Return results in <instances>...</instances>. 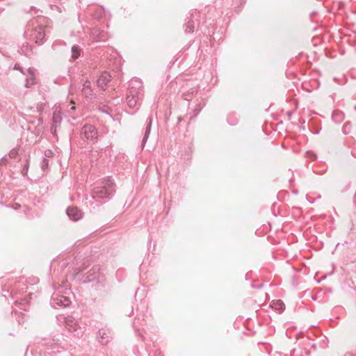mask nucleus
Returning a JSON list of instances; mask_svg holds the SVG:
<instances>
[{
    "label": "nucleus",
    "instance_id": "f257e3e1",
    "mask_svg": "<svg viewBox=\"0 0 356 356\" xmlns=\"http://www.w3.org/2000/svg\"><path fill=\"white\" fill-rule=\"evenodd\" d=\"M143 87L142 81L134 79L129 81L126 97V102L131 108H138L143 98Z\"/></svg>",
    "mask_w": 356,
    "mask_h": 356
},
{
    "label": "nucleus",
    "instance_id": "f03ea898",
    "mask_svg": "<svg viewBox=\"0 0 356 356\" xmlns=\"http://www.w3.org/2000/svg\"><path fill=\"white\" fill-rule=\"evenodd\" d=\"M115 191L114 183L108 177L102 185L95 186L92 189L91 197L97 202L96 205L99 206L108 200L114 195Z\"/></svg>",
    "mask_w": 356,
    "mask_h": 356
},
{
    "label": "nucleus",
    "instance_id": "7ed1b4c3",
    "mask_svg": "<svg viewBox=\"0 0 356 356\" xmlns=\"http://www.w3.org/2000/svg\"><path fill=\"white\" fill-rule=\"evenodd\" d=\"M68 291L69 289L67 286H60L57 291L51 296L50 300L51 306L55 309L68 307L71 304L70 298L66 295L61 294L63 292L67 294Z\"/></svg>",
    "mask_w": 356,
    "mask_h": 356
},
{
    "label": "nucleus",
    "instance_id": "20e7f679",
    "mask_svg": "<svg viewBox=\"0 0 356 356\" xmlns=\"http://www.w3.org/2000/svg\"><path fill=\"white\" fill-rule=\"evenodd\" d=\"M43 351L44 354H54L60 353L65 349L63 336L60 334L59 337L49 339L43 344Z\"/></svg>",
    "mask_w": 356,
    "mask_h": 356
},
{
    "label": "nucleus",
    "instance_id": "39448f33",
    "mask_svg": "<svg viewBox=\"0 0 356 356\" xmlns=\"http://www.w3.org/2000/svg\"><path fill=\"white\" fill-rule=\"evenodd\" d=\"M64 320L65 327L75 336H82L84 333V327H81L77 320L74 317L68 316L67 317L60 316Z\"/></svg>",
    "mask_w": 356,
    "mask_h": 356
},
{
    "label": "nucleus",
    "instance_id": "423d86ee",
    "mask_svg": "<svg viewBox=\"0 0 356 356\" xmlns=\"http://www.w3.org/2000/svg\"><path fill=\"white\" fill-rule=\"evenodd\" d=\"M80 136L82 139H86L94 143L97 142L98 138L97 129L94 125L85 124L81 129Z\"/></svg>",
    "mask_w": 356,
    "mask_h": 356
},
{
    "label": "nucleus",
    "instance_id": "0eeeda50",
    "mask_svg": "<svg viewBox=\"0 0 356 356\" xmlns=\"http://www.w3.org/2000/svg\"><path fill=\"white\" fill-rule=\"evenodd\" d=\"M147 301L145 299L141 300L136 308L137 316L133 324L135 330H139L138 325L140 319L144 321L145 317H147Z\"/></svg>",
    "mask_w": 356,
    "mask_h": 356
},
{
    "label": "nucleus",
    "instance_id": "6e6552de",
    "mask_svg": "<svg viewBox=\"0 0 356 356\" xmlns=\"http://www.w3.org/2000/svg\"><path fill=\"white\" fill-rule=\"evenodd\" d=\"M97 338L102 345L107 344L112 339V333L109 329L102 328L97 333Z\"/></svg>",
    "mask_w": 356,
    "mask_h": 356
},
{
    "label": "nucleus",
    "instance_id": "1a4fd4ad",
    "mask_svg": "<svg viewBox=\"0 0 356 356\" xmlns=\"http://www.w3.org/2000/svg\"><path fill=\"white\" fill-rule=\"evenodd\" d=\"M15 69L19 70L22 73L27 76L26 79V87L29 88L35 83V75H34V70L31 68H29L26 70V73L23 71V69L18 65L16 64L15 65Z\"/></svg>",
    "mask_w": 356,
    "mask_h": 356
},
{
    "label": "nucleus",
    "instance_id": "9d476101",
    "mask_svg": "<svg viewBox=\"0 0 356 356\" xmlns=\"http://www.w3.org/2000/svg\"><path fill=\"white\" fill-rule=\"evenodd\" d=\"M111 80L112 76L110 73L106 71L103 72L97 80V86L103 90H105Z\"/></svg>",
    "mask_w": 356,
    "mask_h": 356
},
{
    "label": "nucleus",
    "instance_id": "9b49d317",
    "mask_svg": "<svg viewBox=\"0 0 356 356\" xmlns=\"http://www.w3.org/2000/svg\"><path fill=\"white\" fill-rule=\"evenodd\" d=\"M93 40L95 42L106 41L108 38V33L97 28H94L91 31Z\"/></svg>",
    "mask_w": 356,
    "mask_h": 356
},
{
    "label": "nucleus",
    "instance_id": "f8f14e48",
    "mask_svg": "<svg viewBox=\"0 0 356 356\" xmlns=\"http://www.w3.org/2000/svg\"><path fill=\"white\" fill-rule=\"evenodd\" d=\"M66 214L70 218V219L76 221L80 220L82 218V212L77 207H69L66 209Z\"/></svg>",
    "mask_w": 356,
    "mask_h": 356
},
{
    "label": "nucleus",
    "instance_id": "ddd939ff",
    "mask_svg": "<svg viewBox=\"0 0 356 356\" xmlns=\"http://www.w3.org/2000/svg\"><path fill=\"white\" fill-rule=\"evenodd\" d=\"M81 91L83 95L88 99H92L94 97V93L91 88V83L88 80H86L83 82Z\"/></svg>",
    "mask_w": 356,
    "mask_h": 356
},
{
    "label": "nucleus",
    "instance_id": "4468645a",
    "mask_svg": "<svg viewBox=\"0 0 356 356\" xmlns=\"http://www.w3.org/2000/svg\"><path fill=\"white\" fill-rule=\"evenodd\" d=\"M33 34L35 38V42L38 44H42L45 36L44 28L41 26H37L34 29Z\"/></svg>",
    "mask_w": 356,
    "mask_h": 356
},
{
    "label": "nucleus",
    "instance_id": "2eb2a0df",
    "mask_svg": "<svg viewBox=\"0 0 356 356\" xmlns=\"http://www.w3.org/2000/svg\"><path fill=\"white\" fill-rule=\"evenodd\" d=\"M152 117H149L147 120V125L145 127V133L143 135V138L141 143L142 148H143L145 145V143L149 138L150 131H151V127H152Z\"/></svg>",
    "mask_w": 356,
    "mask_h": 356
},
{
    "label": "nucleus",
    "instance_id": "dca6fc26",
    "mask_svg": "<svg viewBox=\"0 0 356 356\" xmlns=\"http://www.w3.org/2000/svg\"><path fill=\"white\" fill-rule=\"evenodd\" d=\"M20 53L26 56H31L32 54L31 46L29 45L28 43L24 44L20 49Z\"/></svg>",
    "mask_w": 356,
    "mask_h": 356
},
{
    "label": "nucleus",
    "instance_id": "f3484780",
    "mask_svg": "<svg viewBox=\"0 0 356 356\" xmlns=\"http://www.w3.org/2000/svg\"><path fill=\"white\" fill-rule=\"evenodd\" d=\"M195 29V22L190 19L185 25V32L186 33H192Z\"/></svg>",
    "mask_w": 356,
    "mask_h": 356
},
{
    "label": "nucleus",
    "instance_id": "a211bd4d",
    "mask_svg": "<svg viewBox=\"0 0 356 356\" xmlns=\"http://www.w3.org/2000/svg\"><path fill=\"white\" fill-rule=\"evenodd\" d=\"M72 58L76 60L80 56L81 49L78 45H73L72 47Z\"/></svg>",
    "mask_w": 356,
    "mask_h": 356
},
{
    "label": "nucleus",
    "instance_id": "6ab92c4d",
    "mask_svg": "<svg viewBox=\"0 0 356 356\" xmlns=\"http://www.w3.org/2000/svg\"><path fill=\"white\" fill-rule=\"evenodd\" d=\"M62 120V118L60 116V114L58 113H54L53 117H52V124L51 125H56L58 126L60 125Z\"/></svg>",
    "mask_w": 356,
    "mask_h": 356
},
{
    "label": "nucleus",
    "instance_id": "aec40b11",
    "mask_svg": "<svg viewBox=\"0 0 356 356\" xmlns=\"http://www.w3.org/2000/svg\"><path fill=\"white\" fill-rule=\"evenodd\" d=\"M104 13V10L102 7L97 8L95 11L92 13V17L95 19H99L102 17Z\"/></svg>",
    "mask_w": 356,
    "mask_h": 356
},
{
    "label": "nucleus",
    "instance_id": "412c9836",
    "mask_svg": "<svg viewBox=\"0 0 356 356\" xmlns=\"http://www.w3.org/2000/svg\"><path fill=\"white\" fill-rule=\"evenodd\" d=\"M29 168V159H26L24 161V164L23 165V168L22 169V170H21V173H22V175L24 177H26L27 175Z\"/></svg>",
    "mask_w": 356,
    "mask_h": 356
},
{
    "label": "nucleus",
    "instance_id": "4be33fe9",
    "mask_svg": "<svg viewBox=\"0 0 356 356\" xmlns=\"http://www.w3.org/2000/svg\"><path fill=\"white\" fill-rule=\"evenodd\" d=\"M351 127H352V126H351V122H349V121L346 122L343 124V127H342V131H343V133L344 134H346V135H347V134H350V130H351Z\"/></svg>",
    "mask_w": 356,
    "mask_h": 356
},
{
    "label": "nucleus",
    "instance_id": "5701e85b",
    "mask_svg": "<svg viewBox=\"0 0 356 356\" xmlns=\"http://www.w3.org/2000/svg\"><path fill=\"white\" fill-rule=\"evenodd\" d=\"M273 307L275 309L283 311L284 309V304L282 300H279L273 303Z\"/></svg>",
    "mask_w": 356,
    "mask_h": 356
},
{
    "label": "nucleus",
    "instance_id": "b1692460",
    "mask_svg": "<svg viewBox=\"0 0 356 356\" xmlns=\"http://www.w3.org/2000/svg\"><path fill=\"white\" fill-rule=\"evenodd\" d=\"M48 166H49V160H48V159L43 158V160H42V164H41V168H42V169L43 170L44 172L46 170V169L48 168Z\"/></svg>",
    "mask_w": 356,
    "mask_h": 356
},
{
    "label": "nucleus",
    "instance_id": "393cba45",
    "mask_svg": "<svg viewBox=\"0 0 356 356\" xmlns=\"http://www.w3.org/2000/svg\"><path fill=\"white\" fill-rule=\"evenodd\" d=\"M201 109H202V108L200 106H197V107L194 110L193 116L190 117V120H191L193 119V118L196 117L200 112Z\"/></svg>",
    "mask_w": 356,
    "mask_h": 356
},
{
    "label": "nucleus",
    "instance_id": "a878e982",
    "mask_svg": "<svg viewBox=\"0 0 356 356\" xmlns=\"http://www.w3.org/2000/svg\"><path fill=\"white\" fill-rule=\"evenodd\" d=\"M57 127L58 126H56V125H51V127H50V131H51V133L54 135V136H56V130H57Z\"/></svg>",
    "mask_w": 356,
    "mask_h": 356
},
{
    "label": "nucleus",
    "instance_id": "bb28decb",
    "mask_svg": "<svg viewBox=\"0 0 356 356\" xmlns=\"http://www.w3.org/2000/svg\"><path fill=\"white\" fill-rule=\"evenodd\" d=\"M52 155H53V152L50 149H47V150L44 151V156H45L44 158L47 159L48 157L52 156Z\"/></svg>",
    "mask_w": 356,
    "mask_h": 356
},
{
    "label": "nucleus",
    "instance_id": "cd10ccee",
    "mask_svg": "<svg viewBox=\"0 0 356 356\" xmlns=\"http://www.w3.org/2000/svg\"><path fill=\"white\" fill-rule=\"evenodd\" d=\"M98 268L93 267L89 272V275L88 277L92 276V275L95 274L96 271L98 270Z\"/></svg>",
    "mask_w": 356,
    "mask_h": 356
},
{
    "label": "nucleus",
    "instance_id": "c85d7f7f",
    "mask_svg": "<svg viewBox=\"0 0 356 356\" xmlns=\"http://www.w3.org/2000/svg\"><path fill=\"white\" fill-rule=\"evenodd\" d=\"M339 115L336 113H334L333 115H332V120L335 122H340L341 120H337V117H338Z\"/></svg>",
    "mask_w": 356,
    "mask_h": 356
},
{
    "label": "nucleus",
    "instance_id": "c756f323",
    "mask_svg": "<svg viewBox=\"0 0 356 356\" xmlns=\"http://www.w3.org/2000/svg\"><path fill=\"white\" fill-rule=\"evenodd\" d=\"M8 161V159L5 157H2L0 159V165H6Z\"/></svg>",
    "mask_w": 356,
    "mask_h": 356
},
{
    "label": "nucleus",
    "instance_id": "7c9ffc66",
    "mask_svg": "<svg viewBox=\"0 0 356 356\" xmlns=\"http://www.w3.org/2000/svg\"><path fill=\"white\" fill-rule=\"evenodd\" d=\"M20 207H21V206H20V204H18V203H15V204L13 205V209H15V210H17V209H19V208H20Z\"/></svg>",
    "mask_w": 356,
    "mask_h": 356
},
{
    "label": "nucleus",
    "instance_id": "2f4dec72",
    "mask_svg": "<svg viewBox=\"0 0 356 356\" xmlns=\"http://www.w3.org/2000/svg\"><path fill=\"white\" fill-rule=\"evenodd\" d=\"M155 356H163L160 350H156L155 352Z\"/></svg>",
    "mask_w": 356,
    "mask_h": 356
},
{
    "label": "nucleus",
    "instance_id": "473e14b6",
    "mask_svg": "<svg viewBox=\"0 0 356 356\" xmlns=\"http://www.w3.org/2000/svg\"><path fill=\"white\" fill-rule=\"evenodd\" d=\"M227 121H228L229 124L232 126L236 124V122H235V121L233 122H231L229 118H228Z\"/></svg>",
    "mask_w": 356,
    "mask_h": 356
},
{
    "label": "nucleus",
    "instance_id": "72a5a7b5",
    "mask_svg": "<svg viewBox=\"0 0 356 356\" xmlns=\"http://www.w3.org/2000/svg\"><path fill=\"white\" fill-rule=\"evenodd\" d=\"M314 172L315 173H316V174H323V173L325 172V170H323V171H322V172H318L316 170H314Z\"/></svg>",
    "mask_w": 356,
    "mask_h": 356
},
{
    "label": "nucleus",
    "instance_id": "f704fd0d",
    "mask_svg": "<svg viewBox=\"0 0 356 356\" xmlns=\"http://www.w3.org/2000/svg\"><path fill=\"white\" fill-rule=\"evenodd\" d=\"M2 109V106L0 105V111H1Z\"/></svg>",
    "mask_w": 356,
    "mask_h": 356
},
{
    "label": "nucleus",
    "instance_id": "c9c22d12",
    "mask_svg": "<svg viewBox=\"0 0 356 356\" xmlns=\"http://www.w3.org/2000/svg\"><path fill=\"white\" fill-rule=\"evenodd\" d=\"M355 201L356 202V197H355Z\"/></svg>",
    "mask_w": 356,
    "mask_h": 356
}]
</instances>
